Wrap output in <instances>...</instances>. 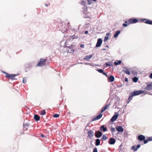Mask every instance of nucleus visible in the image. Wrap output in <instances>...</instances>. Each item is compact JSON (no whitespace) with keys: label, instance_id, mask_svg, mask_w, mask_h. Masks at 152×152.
<instances>
[{"label":"nucleus","instance_id":"1","mask_svg":"<svg viewBox=\"0 0 152 152\" xmlns=\"http://www.w3.org/2000/svg\"><path fill=\"white\" fill-rule=\"evenodd\" d=\"M144 93V91L143 90L136 91L132 92L129 95V97L128 99L129 101L127 102V103L128 104L129 103L130 101L132 99L133 96L139 95Z\"/></svg>","mask_w":152,"mask_h":152},{"label":"nucleus","instance_id":"2","mask_svg":"<svg viewBox=\"0 0 152 152\" xmlns=\"http://www.w3.org/2000/svg\"><path fill=\"white\" fill-rule=\"evenodd\" d=\"M2 72L3 73L5 74V77H6L8 78L9 79H10L12 80H14L15 78H14L18 75L16 74L10 75L9 74L4 71H2Z\"/></svg>","mask_w":152,"mask_h":152},{"label":"nucleus","instance_id":"3","mask_svg":"<svg viewBox=\"0 0 152 152\" xmlns=\"http://www.w3.org/2000/svg\"><path fill=\"white\" fill-rule=\"evenodd\" d=\"M46 59L44 58L40 59L37 65V66H40L45 65Z\"/></svg>","mask_w":152,"mask_h":152},{"label":"nucleus","instance_id":"4","mask_svg":"<svg viewBox=\"0 0 152 152\" xmlns=\"http://www.w3.org/2000/svg\"><path fill=\"white\" fill-rule=\"evenodd\" d=\"M91 12L88 11V7H86L84 9V10L83 11V13L85 15L84 18H89V17L88 15L90 14Z\"/></svg>","mask_w":152,"mask_h":152},{"label":"nucleus","instance_id":"5","mask_svg":"<svg viewBox=\"0 0 152 152\" xmlns=\"http://www.w3.org/2000/svg\"><path fill=\"white\" fill-rule=\"evenodd\" d=\"M129 23L128 24L136 23L138 22V20L135 18H130L128 20Z\"/></svg>","mask_w":152,"mask_h":152},{"label":"nucleus","instance_id":"6","mask_svg":"<svg viewBox=\"0 0 152 152\" xmlns=\"http://www.w3.org/2000/svg\"><path fill=\"white\" fill-rule=\"evenodd\" d=\"M102 132L99 131H96L95 132V136L96 137L99 138L102 136Z\"/></svg>","mask_w":152,"mask_h":152},{"label":"nucleus","instance_id":"7","mask_svg":"<svg viewBox=\"0 0 152 152\" xmlns=\"http://www.w3.org/2000/svg\"><path fill=\"white\" fill-rule=\"evenodd\" d=\"M145 89L149 91L152 90V83L148 85L145 88Z\"/></svg>","mask_w":152,"mask_h":152},{"label":"nucleus","instance_id":"8","mask_svg":"<svg viewBox=\"0 0 152 152\" xmlns=\"http://www.w3.org/2000/svg\"><path fill=\"white\" fill-rule=\"evenodd\" d=\"M102 116V114H100L99 115L97 116L95 118H93L92 120H91V121H96L100 119Z\"/></svg>","mask_w":152,"mask_h":152},{"label":"nucleus","instance_id":"9","mask_svg":"<svg viewBox=\"0 0 152 152\" xmlns=\"http://www.w3.org/2000/svg\"><path fill=\"white\" fill-rule=\"evenodd\" d=\"M102 39L100 38L99 39L97 40V41L96 45V47H100L102 43Z\"/></svg>","mask_w":152,"mask_h":152},{"label":"nucleus","instance_id":"10","mask_svg":"<svg viewBox=\"0 0 152 152\" xmlns=\"http://www.w3.org/2000/svg\"><path fill=\"white\" fill-rule=\"evenodd\" d=\"M116 129V130L119 132H122L124 131L123 129L121 126H117Z\"/></svg>","mask_w":152,"mask_h":152},{"label":"nucleus","instance_id":"11","mask_svg":"<svg viewBox=\"0 0 152 152\" xmlns=\"http://www.w3.org/2000/svg\"><path fill=\"white\" fill-rule=\"evenodd\" d=\"M115 140L113 138H111L109 141V143L111 145H113L115 144Z\"/></svg>","mask_w":152,"mask_h":152},{"label":"nucleus","instance_id":"12","mask_svg":"<svg viewBox=\"0 0 152 152\" xmlns=\"http://www.w3.org/2000/svg\"><path fill=\"white\" fill-rule=\"evenodd\" d=\"M143 21H144V22L146 23L152 25V21H151L149 20L145 19H143Z\"/></svg>","mask_w":152,"mask_h":152},{"label":"nucleus","instance_id":"13","mask_svg":"<svg viewBox=\"0 0 152 152\" xmlns=\"http://www.w3.org/2000/svg\"><path fill=\"white\" fill-rule=\"evenodd\" d=\"M73 46L72 45H71L69 46H68V47L70 49V50H68V52L70 53H73L74 52L75 50L73 49H71L73 48Z\"/></svg>","mask_w":152,"mask_h":152},{"label":"nucleus","instance_id":"14","mask_svg":"<svg viewBox=\"0 0 152 152\" xmlns=\"http://www.w3.org/2000/svg\"><path fill=\"white\" fill-rule=\"evenodd\" d=\"M114 77L113 76L110 75L109 77L108 78V80L109 82H112L114 81Z\"/></svg>","mask_w":152,"mask_h":152},{"label":"nucleus","instance_id":"15","mask_svg":"<svg viewBox=\"0 0 152 152\" xmlns=\"http://www.w3.org/2000/svg\"><path fill=\"white\" fill-rule=\"evenodd\" d=\"M87 133L88 134V136L90 137H92L94 135V132L91 130L88 131Z\"/></svg>","mask_w":152,"mask_h":152},{"label":"nucleus","instance_id":"16","mask_svg":"<svg viewBox=\"0 0 152 152\" xmlns=\"http://www.w3.org/2000/svg\"><path fill=\"white\" fill-rule=\"evenodd\" d=\"M92 56V55H90L89 56H85L83 59L86 61H88L89 60Z\"/></svg>","mask_w":152,"mask_h":152},{"label":"nucleus","instance_id":"17","mask_svg":"<svg viewBox=\"0 0 152 152\" xmlns=\"http://www.w3.org/2000/svg\"><path fill=\"white\" fill-rule=\"evenodd\" d=\"M118 115H114L111 119L112 122L115 121L117 118Z\"/></svg>","mask_w":152,"mask_h":152},{"label":"nucleus","instance_id":"18","mask_svg":"<svg viewBox=\"0 0 152 152\" xmlns=\"http://www.w3.org/2000/svg\"><path fill=\"white\" fill-rule=\"evenodd\" d=\"M152 140V137H149L148 138L147 140H144V144L147 143L148 141H150Z\"/></svg>","mask_w":152,"mask_h":152},{"label":"nucleus","instance_id":"19","mask_svg":"<svg viewBox=\"0 0 152 152\" xmlns=\"http://www.w3.org/2000/svg\"><path fill=\"white\" fill-rule=\"evenodd\" d=\"M138 139L142 141L145 139V137L143 135H140L138 137Z\"/></svg>","mask_w":152,"mask_h":152},{"label":"nucleus","instance_id":"20","mask_svg":"<svg viewBox=\"0 0 152 152\" xmlns=\"http://www.w3.org/2000/svg\"><path fill=\"white\" fill-rule=\"evenodd\" d=\"M34 119L36 121H38L39 120L40 117L37 115L35 114L34 115Z\"/></svg>","mask_w":152,"mask_h":152},{"label":"nucleus","instance_id":"21","mask_svg":"<svg viewBox=\"0 0 152 152\" xmlns=\"http://www.w3.org/2000/svg\"><path fill=\"white\" fill-rule=\"evenodd\" d=\"M100 140L99 139H96V140L95 144L96 146H98L100 144Z\"/></svg>","mask_w":152,"mask_h":152},{"label":"nucleus","instance_id":"22","mask_svg":"<svg viewBox=\"0 0 152 152\" xmlns=\"http://www.w3.org/2000/svg\"><path fill=\"white\" fill-rule=\"evenodd\" d=\"M120 32L121 31H117L114 34V37L115 38L117 37L118 35Z\"/></svg>","mask_w":152,"mask_h":152},{"label":"nucleus","instance_id":"23","mask_svg":"<svg viewBox=\"0 0 152 152\" xmlns=\"http://www.w3.org/2000/svg\"><path fill=\"white\" fill-rule=\"evenodd\" d=\"M96 1V0H87L88 4H91L93 1L95 2Z\"/></svg>","mask_w":152,"mask_h":152},{"label":"nucleus","instance_id":"24","mask_svg":"<svg viewBox=\"0 0 152 152\" xmlns=\"http://www.w3.org/2000/svg\"><path fill=\"white\" fill-rule=\"evenodd\" d=\"M40 114L41 115H43L46 114V112L45 110H43L40 111Z\"/></svg>","mask_w":152,"mask_h":152},{"label":"nucleus","instance_id":"25","mask_svg":"<svg viewBox=\"0 0 152 152\" xmlns=\"http://www.w3.org/2000/svg\"><path fill=\"white\" fill-rule=\"evenodd\" d=\"M138 79V78H137L136 77H134L132 79L133 81V82H135V83L137 82V81Z\"/></svg>","mask_w":152,"mask_h":152},{"label":"nucleus","instance_id":"26","mask_svg":"<svg viewBox=\"0 0 152 152\" xmlns=\"http://www.w3.org/2000/svg\"><path fill=\"white\" fill-rule=\"evenodd\" d=\"M105 65H106V66L107 67V66H113V65L110 63V62H107V63H106L105 64Z\"/></svg>","mask_w":152,"mask_h":152},{"label":"nucleus","instance_id":"27","mask_svg":"<svg viewBox=\"0 0 152 152\" xmlns=\"http://www.w3.org/2000/svg\"><path fill=\"white\" fill-rule=\"evenodd\" d=\"M123 72H124L127 75H130V72L129 71L128 69H126V70H123Z\"/></svg>","mask_w":152,"mask_h":152},{"label":"nucleus","instance_id":"28","mask_svg":"<svg viewBox=\"0 0 152 152\" xmlns=\"http://www.w3.org/2000/svg\"><path fill=\"white\" fill-rule=\"evenodd\" d=\"M121 60H119V61H118V62H114V64H115V65H118V64H121Z\"/></svg>","mask_w":152,"mask_h":152},{"label":"nucleus","instance_id":"29","mask_svg":"<svg viewBox=\"0 0 152 152\" xmlns=\"http://www.w3.org/2000/svg\"><path fill=\"white\" fill-rule=\"evenodd\" d=\"M100 130L101 131H103V132H104V126L102 125L100 127Z\"/></svg>","mask_w":152,"mask_h":152},{"label":"nucleus","instance_id":"30","mask_svg":"<svg viewBox=\"0 0 152 152\" xmlns=\"http://www.w3.org/2000/svg\"><path fill=\"white\" fill-rule=\"evenodd\" d=\"M80 4L84 6H85L86 5V3L85 1L83 0L82 1H81V2H80Z\"/></svg>","mask_w":152,"mask_h":152},{"label":"nucleus","instance_id":"31","mask_svg":"<svg viewBox=\"0 0 152 152\" xmlns=\"http://www.w3.org/2000/svg\"><path fill=\"white\" fill-rule=\"evenodd\" d=\"M97 70L100 73H102L104 75V72H103L102 69H97Z\"/></svg>","mask_w":152,"mask_h":152},{"label":"nucleus","instance_id":"32","mask_svg":"<svg viewBox=\"0 0 152 152\" xmlns=\"http://www.w3.org/2000/svg\"><path fill=\"white\" fill-rule=\"evenodd\" d=\"M125 23H127V24H126V23H123V26H124V27H126L127 26V25H128V23H129V22H128V21H126L125 22Z\"/></svg>","mask_w":152,"mask_h":152},{"label":"nucleus","instance_id":"33","mask_svg":"<svg viewBox=\"0 0 152 152\" xmlns=\"http://www.w3.org/2000/svg\"><path fill=\"white\" fill-rule=\"evenodd\" d=\"M18 149V148L17 147L16 148H15V149L14 148H13L12 149V152H15L17 151Z\"/></svg>","mask_w":152,"mask_h":152},{"label":"nucleus","instance_id":"34","mask_svg":"<svg viewBox=\"0 0 152 152\" xmlns=\"http://www.w3.org/2000/svg\"><path fill=\"white\" fill-rule=\"evenodd\" d=\"M140 147V145H137L136 147L135 148V149L134 150V151H137L138 149Z\"/></svg>","mask_w":152,"mask_h":152},{"label":"nucleus","instance_id":"35","mask_svg":"<svg viewBox=\"0 0 152 152\" xmlns=\"http://www.w3.org/2000/svg\"><path fill=\"white\" fill-rule=\"evenodd\" d=\"M110 130L112 132H114L115 131V129L114 128L111 127Z\"/></svg>","mask_w":152,"mask_h":152},{"label":"nucleus","instance_id":"36","mask_svg":"<svg viewBox=\"0 0 152 152\" xmlns=\"http://www.w3.org/2000/svg\"><path fill=\"white\" fill-rule=\"evenodd\" d=\"M59 116V115L58 114H55L53 115V116L55 118H58V117Z\"/></svg>","mask_w":152,"mask_h":152},{"label":"nucleus","instance_id":"37","mask_svg":"<svg viewBox=\"0 0 152 152\" xmlns=\"http://www.w3.org/2000/svg\"><path fill=\"white\" fill-rule=\"evenodd\" d=\"M23 125L24 128H25V127H28L29 126V124H24Z\"/></svg>","mask_w":152,"mask_h":152},{"label":"nucleus","instance_id":"38","mask_svg":"<svg viewBox=\"0 0 152 152\" xmlns=\"http://www.w3.org/2000/svg\"><path fill=\"white\" fill-rule=\"evenodd\" d=\"M93 152H97V150L96 148H95L94 149Z\"/></svg>","mask_w":152,"mask_h":152},{"label":"nucleus","instance_id":"39","mask_svg":"<svg viewBox=\"0 0 152 152\" xmlns=\"http://www.w3.org/2000/svg\"><path fill=\"white\" fill-rule=\"evenodd\" d=\"M26 79H24V78L23 79V82L24 83H26Z\"/></svg>","mask_w":152,"mask_h":152},{"label":"nucleus","instance_id":"40","mask_svg":"<svg viewBox=\"0 0 152 152\" xmlns=\"http://www.w3.org/2000/svg\"><path fill=\"white\" fill-rule=\"evenodd\" d=\"M104 111V107H103L102 108L101 110V113L103 112Z\"/></svg>","mask_w":152,"mask_h":152},{"label":"nucleus","instance_id":"41","mask_svg":"<svg viewBox=\"0 0 152 152\" xmlns=\"http://www.w3.org/2000/svg\"><path fill=\"white\" fill-rule=\"evenodd\" d=\"M136 148H135L134 146H133L132 147V149L134 151V150Z\"/></svg>","mask_w":152,"mask_h":152},{"label":"nucleus","instance_id":"42","mask_svg":"<svg viewBox=\"0 0 152 152\" xmlns=\"http://www.w3.org/2000/svg\"><path fill=\"white\" fill-rule=\"evenodd\" d=\"M109 105H105V110H106L107 108Z\"/></svg>","mask_w":152,"mask_h":152},{"label":"nucleus","instance_id":"43","mask_svg":"<svg viewBox=\"0 0 152 152\" xmlns=\"http://www.w3.org/2000/svg\"><path fill=\"white\" fill-rule=\"evenodd\" d=\"M88 31H86L85 32V34H88Z\"/></svg>","mask_w":152,"mask_h":152},{"label":"nucleus","instance_id":"44","mask_svg":"<svg viewBox=\"0 0 152 152\" xmlns=\"http://www.w3.org/2000/svg\"><path fill=\"white\" fill-rule=\"evenodd\" d=\"M108 37H105V41H106L108 39Z\"/></svg>","mask_w":152,"mask_h":152},{"label":"nucleus","instance_id":"45","mask_svg":"<svg viewBox=\"0 0 152 152\" xmlns=\"http://www.w3.org/2000/svg\"><path fill=\"white\" fill-rule=\"evenodd\" d=\"M102 139L103 140H104V135H103V137L102 138Z\"/></svg>","mask_w":152,"mask_h":152},{"label":"nucleus","instance_id":"46","mask_svg":"<svg viewBox=\"0 0 152 152\" xmlns=\"http://www.w3.org/2000/svg\"><path fill=\"white\" fill-rule=\"evenodd\" d=\"M125 82H127L128 81V79L127 78H125Z\"/></svg>","mask_w":152,"mask_h":152},{"label":"nucleus","instance_id":"47","mask_svg":"<svg viewBox=\"0 0 152 152\" xmlns=\"http://www.w3.org/2000/svg\"><path fill=\"white\" fill-rule=\"evenodd\" d=\"M149 77L151 78H152V73L149 76Z\"/></svg>","mask_w":152,"mask_h":152},{"label":"nucleus","instance_id":"48","mask_svg":"<svg viewBox=\"0 0 152 152\" xmlns=\"http://www.w3.org/2000/svg\"><path fill=\"white\" fill-rule=\"evenodd\" d=\"M80 47L81 48H83L84 47V45H83L81 44L80 45Z\"/></svg>","mask_w":152,"mask_h":152},{"label":"nucleus","instance_id":"49","mask_svg":"<svg viewBox=\"0 0 152 152\" xmlns=\"http://www.w3.org/2000/svg\"><path fill=\"white\" fill-rule=\"evenodd\" d=\"M110 33H106V35L107 36H108L110 35Z\"/></svg>","mask_w":152,"mask_h":152},{"label":"nucleus","instance_id":"50","mask_svg":"<svg viewBox=\"0 0 152 152\" xmlns=\"http://www.w3.org/2000/svg\"><path fill=\"white\" fill-rule=\"evenodd\" d=\"M41 136L42 137H43L44 136V135L43 134H41Z\"/></svg>","mask_w":152,"mask_h":152},{"label":"nucleus","instance_id":"51","mask_svg":"<svg viewBox=\"0 0 152 152\" xmlns=\"http://www.w3.org/2000/svg\"><path fill=\"white\" fill-rule=\"evenodd\" d=\"M107 130V129L106 127H105V131H106Z\"/></svg>","mask_w":152,"mask_h":152},{"label":"nucleus","instance_id":"52","mask_svg":"<svg viewBox=\"0 0 152 152\" xmlns=\"http://www.w3.org/2000/svg\"><path fill=\"white\" fill-rule=\"evenodd\" d=\"M45 5L46 7H48V4H45Z\"/></svg>","mask_w":152,"mask_h":152},{"label":"nucleus","instance_id":"53","mask_svg":"<svg viewBox=\"0 0 152 152\" xmlns=\"http://www.w3.org/2000/svg\"><path fill=\"white\" fill-rule=\"evenodd\" d=\"M105 140L106 139H107V137H106V136H105Z\"/></svg>","mask_w":152,"mask_h":152},{"label":"nucleus","instance_id":"54","mask_svg":"<svg viewBox=\"0 0 152 152\" xmlns=\"http://www.w3.org/2000/svg\"><path fill=\"white\" fill-rule=\"evenodd\" d=\"M105 75L107 76V74H106L105 73Z\"/></svg>","mask_w":152,"mask_h":152},{"label":"nucleus","instance_id":"55","mask_svg":"<svg viewBox=\"0 0 152 152\" xmlns=\"http://www.w3.org/2000/svg\"><path fill=\"white\" fill-rule=\"evenodd\" d=\"M106 47L108 48V45H107L106 46Z\"/></svg>","mask_w":152,"mask_h":152},{"label":"nucleus","instance_id":"56","mask_svg":"<svg viewBox=\"0 0 152 152\" xmlns=\"http://www.w3.org/2000/svg\"><path fill=\"white\" fill-rule=\"evenodd\" d=\"M72 39H74V37H72Z\"/></svg>","mask_w":152,"mask_h":152},{"label":"nucleus","instance_id":"57","mask_svg":"<svg viewBox=\"0 0 152 152\" xmlns=\"http://www.w3.org/2000/svg\"><path fill=\"white\" fill-rule=\"evenodd\" d=\"M61 24H62V22H61Z\"/></svg>","mask_w":152,"mask_h":152},{"label":"nucleus","instance_id":"58","mask_svg":"<svg viewBox=\"0 0 152 152\" xmlns=\"http://www.w3.org/2000/svg\"><path fill=\"white\" fill-rule=\"evenodd\" d=\"M150 94V95H152V94Z\"/></svg>","mask_w":152,"mask_h":152}]
</instances>
